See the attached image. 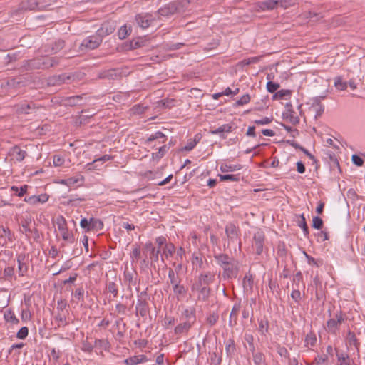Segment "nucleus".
<instances>
[{
  "instance_id": "79ce46f5",
  "label": "nucleus",
  "mask_w": 365,
  "mask_h": 365,
  "mask_svg": "<svg viewBox=\"0 0 365 365\" xmlns=\"http://www.w3.org/2000/svg\"><path fill=\"white\" fill-rule=\"evenodd\" d=\"M89 222L91 224V230H101L103 227V223L100 219H96L94 217H91L89 219Z\"/></svg>"
},
{
  "instance_id": "20e7f679",
  "label": "nucleus",
  "mask_w": 365,
  "mask_h": 365,
  "mask_svg": "<svg viewBox=\"0 0 365 365\" xmlns=\"http://www.w3.org/2000/svg\"><path fill=\"white\" fill-rule=\"evenodd\" d=\"M346 320L345 314L341 310L336 311L333 317L327 322V331L333 334H336L340 325Z\"/></svg>"
},
{
  "instance_id": "603ef678",
  "label": "nucleus",
  "mask_w": 365,
  "mask_h": 365,
  "mask_svg": "<svg viewBox=\"0 0 365 365\" xmlns=\"http://www.w3.org/2000/svg\"><path fill=\"white\" fill-rule=\"evenodd\" d=\"M334 86L339 91H344L347 88V83L343 81L341 76H337L334 78Z\"/></svg>"
},
{
  "instance_id": "5701e85b",
  "label": "nucleus",
  "mask_w": 365,
  "mask_h": 365,
  "mask_svg": "<svg viewBox=\"0 0 365 365\" xmlns=\"http://www.w3.org/2000/svg\"><path fill=\"white\" fill-rule=\"evenodd\" d=\"M254 277L250 272L247 273L242 279V287L245 292H252Z\"/></svg>"
},
{
  "instance_id": "f03ea898",
  "label": "nucleus",
  "mask_w": 365,
  "mask_h": 365,
  "mask_svg": "<svg viewBox=\"0 0 365 365\" xmlns=\"http://www.w3.org/2000/svg\"><path fill=\"white\" fill-rule=\"evenodd\" d=\"M58 57H51L49 55L41 56L31 60L24 61L23 67L26 70L48 69L59 64Z\"/></svg>"
},
{
  "instance_id": "4be33fe9",
  "label": "nucleus",
  "mask_w": 365,
  "mask_h": 365,
  "mask_svg": "<svg viewBox=\"0 0 365 365\" xmlns=\"http://www.w3.org/2000/svg\"><path fill=\"white\" fill-rule=\"evenodd\" d=\"M48 195L47 194H42L40 195H32L24 198V201L30 205H36L37 203H44L48 201Z\"/></svg>"
},
{
  "instance_id": "49530a36",
  "label": "nucleus",
  "mask_w": 365,
  "mask_h": 365,
  "mask_svg": "<svg viewBox=\"0 0 365 365\" xmlns=\"http://www.w3.org/2000/svg\"><path fill=\"white\" fill-rule=\"evenodd\" d=\"M304 342L306 346H314L317 343V337L315 334L312 331H310L309 334H307L305 337Z\"/></svg>"
},
{
  "instance_id": "69168bd1",
  "label": "nucleus",
  "mask_w": 365,
  "mask_h": 365,
  "mask_svg": "<svg viewBox=\"0 0 365 365\" xmlns=\"http://www.w3.org/2000/svg\"><path fill=\"white\" fill-rule=\"evenodd\" d=\"M222 362L221 356H219L216 352L210 355V365H220Z\"/></svg>"
},
{
  "instance_id": "09e8293b",
  "label": "nucleus",
  "mask_w": 365,
  "mask_h": 365,
  "mask_svg": "<svg viewBox=\"0 0 365 365\" xmlns=\"http://www.w3.org/2000/svg\"><path fill=\"white\" fill-rule=\"evenodd\" d=\"M4 277L5 279L8 281H11L13 279H16V277L14 275V267H7L4 269Z\"/></svg>"
},
{
  "instance_id": "a19ab883",
  "label": "nucleus",
  "mask_w": 365,
  "mask_h": 365,
  "mask_svg": "<svg viewBox=\"0 0 365 365\" xmlns=\"http://www.w3.org/2000/svg\"><path fill=\"white\" fill-rule=\"evenodd\" d=\"M4 317L6 322H11L14 324H17L19 322V319L16 317L15 314L11 309L6 310Z\"/></svg>"
},
{
  "instance_id": "a18cd8bd",
  "label": "nucleus",
  "mask_w": 365,
  "mask_h": 365,
  "mask_svg": "<svg viewBox=\"0 0 365 365\" xmlns=\"http://www.w3.org/2000/svg\"><path fill=\"white\" fill-rule=\"evenodd\" d=\"M235 344L232 339H229L225 345V352L227 356H231L235 351Z\"/></svg>"
},
{
  "instance_id": "b1692460",
  "label": "nucleus",
  "mask_w": 365,
  "mask_h": 365,
  "mask_svg": "<svg viewBox=\"0 0 365 365\" xmlns=\"http://www.w3.org/2000/svg\"><path fill=\"white\" fill-rule=\"evenodd\" d=\"M145 247L150 251V259H151V262H158L159 260L160 250H156L151 242H146Z\"/></svg>"
},
{
  "instance_id": "a211bd4d",
  "label": "nucleus",
  "mask_w": 365,
  "mask_h": 365,
  "mask_svg": "<svg viewBox=\"0 0 365 365\" xmlns=\"http://www.w3.org/2000/svg\"><path fill=\"white\" fill-rule=\"evenodd\" d=\"M172 287L174 297L177 299L178 301H181L186 297L187 293V288L185 287V286L181 282L175 284Z\"/></svg>"
},
{
  "instance_id": "e2e57ef3",
  "label": "nucleus",
  "mask_w": 365,
  "mask_h": 365,
  "mask_svg": "<svg viewBox=\"0 0 365 365\" xmlns=\"http://www.w3.org/2000/svg\"><path fill=\"white\" fill-rule=\"evenodd\" d=\"M31 222V219L24 220V221L21 222V227L23 229L22 232H25L26 235H28V233H30V232H32V229L30 227Z\"/></svg>"
},
{
  "instance_id": "cd10ccee",
  "label": "nucleus",
  "mask_w": 365,
  "mask_h": 365,
  "mask_svg": "<svg viewBox=\"0 0 365 365\" xmlns=\"http://www.w3.org/2000/svg\"><path fill=\"white\" fill-rule=\"evenodd\" d=\"M175 252V247L173 244H165L163 248V252L161 254V260L164 262V257L168 258L172 257Z\"/></svg>"
},
{
  "instance_id": "412c9836",
  "label": "nucleus",
  "mask_w": 365,
  "mask_h": 365,
  "mask_svg": "<svg viewBox=\"0 0 365 365\" xmlns=\"http://www.w3.org/2000/svg\"><path fill=\"white\" fill-rule=\"evenodd\" d=\"M136 22L139 26L143 29H146L150 26L153 19L152 16L149 14H138L135 17Z\"/></svg>"
},
{
  "instance_id": "052dcab7",
  "label": "nucleus",
  "mask_w": 365,
  "mask_h": 365,
  "mask_svg": "<svg viewBox=\"0 0 365 365\" xmlns=\"http://www.w3.org/2000/svg\"><path fill=\"white\" fill-rule=\"evenodd\" d=\"M160 138H164V140L163 142H165L166 140H167V138L166 136L161 132V131H158L156 132L155 134L153 135H151L146 140V143H151L152 141L155 140H157V139H160Z\"/></svg>"
},
{
  "instance_id": "37998d69",
  "label": "nucleus",
  "mask_w": 365,
  "mask_h": 365,
  "mask_svg": "<svg viewBox=\"0 0 365 365\" xmlns=\"http://www.w3.org/2000/svg\"><path fill=\"white\" fill-rule=\"evenodd\" d=\"M242 168V165L240 164H233V165H222L220 166V170L222 173H228V172H234L239 170Z\"/></svg>"
},
{
  "instance_id": "5fc2aeb1",
  "label": "nucleus",
  "mask_w": 365,
  "mask_h": 365,
  "mask_svg": "<svg viewBox=\"0 0 365 365\" xmlns=\"http://www.w3.org/2000/svg\"><path fill=\"white\" fill-rule=\"evenodd\" d=\"M269 329V322L267 319H262L259 322V331L262 334L265 335L268 332Z\"/></svg>"
},
{
  "instance_id": "338daca9",
  "label": "nucleus",
  "mask_w": 365,
  "mask_h": 365,
  "mask_svg": "<svg viewBox=\"0 0 365 365\" xmlns=\"http://www.w3.org/2000/svg\"><path fill=\"white\" fill-rule=\"evenodd\" d=\"M312 227L314 229L320 230L323 227V220L318 216H315L312 220Z\"/></svg>"
},
{
  "instance_id": "2f4dec72",
  "label": "nucleus",
  "mask_w": 365,
  "mask_h": 365,
  "mask_svg": "<svg viewBox=\"0 0 365 365\" xmlns=\"http://www.w3.org/2000/svg\"><path fill=\"white\" fill-rule=\"evenodd\" d=\"M192 324H191L190 322H183L179 324L178 326L175 328V334L177 335H180L184 333H187L190 328L192 327Z\"/></svg>"
},
{
  "instance_id": "3c124183",
  "label": "nucleus",
  "mask_w": 365,
  "mask_h": 365,
  "mask_svg": "<svg viewBox=\"0 0 365 365\" xmlns=\"http://www.w3.org/2000/svg\"><path fill=\"white\" fill-rule=\"evenodd\" d=\"M254 363L256 365H261L265 361V356L261 351H257L254 354H252Z\"/></svg>"
},
{
  "instance_id": "72a5a7b5",
  "label": "nucleus",
  "mask_w": 365,
  "mask_h": 365,
  "mask_svg": "<svg viewBox=\"0 0 365 365\" xmlns=\"http://www.w3.org/2000/svg\"><path fill=\"white\" fill-rule=\"evenodd\" d=\"M192 264L195 267L196 269H202L203 267V259L202 255L200 253H193L191 259Z\"/></svg>"
},
{
  "instance_id": "393cba45",
  "label": "nucleus",
  "mask_w": 365,
  "mask_h": 365,
  "mask_svg": "<svg viewBox=\"0 0 365 365\" xmlns=\"http://www.w3.org/2000/svg\"><path fill=\"white\" fill-rule=\"evenodd\" d=\"M182 317L186 319V322H190L191 324H194L196 321L195 309V308L190 307L185 309L182 313Z\"/></svg>"
},
{
  "instance_id": "ddd939ff",
  "label": "nucleus",
  "mask_w": 365,
  "mask_h": 365,
  "mask_svg": "<svg viewBox=\"0 0 365 365\" xmlns=\"http://www.w3.org/2000/svg\"><path fill=\"white\" fill-rule=\"evenodd\" d=\"M66 43L62 39H58L51 44L45 45L43 51L45 53L56 54L65 47Z\"/></svg>"
},
{
  "instance_id": "0e129e2a",
  "label": "nucleus",
  "mask_w": 365,
  "mask_h": 365,
  "mask_svg": "<svg viewBox=\"0 0 365 365\" xmlns=\"http://www.w3.org/2000/svg\"><path fill=\"white\" fill-rule=\"evenodd\" d=\"M6 236L9 241H12V234L9 228L4 226L0 227V238Z\"/></svg>"
},
{
  "instance_id": "c756f323",
  "label": "nucleus",
  "mask_w": 365,
  "mask_h": 365,
  "mask_svg": "<svg viewBox=\"0 0 365 365\" xmlns=\"http://www.w3.org/2000/svg\"><path fill=\"white\" fill-rule=\"evenodd\" d=\"M16 60V56L11 54L0 55V71L4 70L5 67L11 61Z\"/></svg>"
},
{
  "instance_id": "7ed1b4c3",
  "label": "nucleus",
  "mask_w": 365,
  "mask_h": 365,
  "mask_svg": "<svg viewBox=\"0 0 365 365\" xmlns=\"http://www.w3.org/2000/svg\"><path fill=\"white\" fill-rule=\"evenodd\" d=\"M68 304L65 299H60L57 302L56 312L54 319L58 322V327H66L69 323L67 321L68 310L66 309Z\"/></svg>"
},
{
  "instance_id": "39448f33",
  "label": "nucleus",
  "mask_w": 365,
  "mask_h": 365,
  "mask_svg": "<svg viewBox=\"0 0 365 365\" xmlns=\"http://www.w3.org/2000/svg\"><path fill=\"white\" fill-rule=\"evenodd\" d=\"M56 223L58 226V229L60 231L62 238L69 242H73L74 237L73 234L69 233L67 227V222L65 217L62 215H59L56 217Z\"/></svg>"
},
{
  "instance_id": "c03bdc74",
  "label": "nucleus",
  "mask_w": 365,
  "mask_h": 365,
  "mask_svg": "<svg viewBox=\"0 0 365 365\" xmlns=\"http://www.w3.org/2000/svg\"><path fill=\"white\" fill-rule=\"evenodd\" d=\"M346 340L348 344L350 346H354L356 349H359V342L358 341V339L356 337V335L354 332L349 331L346 336Z\"/></svg>"
},
{
  "instance_id": "473e14b6",
  "label": "nucleus",
  "mask_w": 365,
  "mask_h": 365,
  "mask_svg": "<svg viewBox=\"0 0 365 365\" xmlns=\"http://www.w3.org/2000/svg\"><path fill=\"white\" fill-rule=\"evenodd\" d=\"M112 156L109 155H104L102 157L95 159L92 163H87L86 165V168L87 170H92L96 169L97 165H96L98 162H102L104 163L107 160H111Z\"/></svg>"
},
{
  "instance_id": "9b49d317",
  "label": "nucleus",
  "mask_w": 365,
  "mask_h": 365,
  "mask_svg": "<svg viewBox=\"0 0 365 365\" xmlns=\"http://www.w3.org/2000/svg\"><path fill=\"white\" fill-rule=\"evenodd\" d=\"M116 28V24L114 21H106L101 24V26L97 30L96 34L103 40V38L113 34Z\"/></svg>"
},
{
  "instance_id": "680f3d73",
  "label": "nucleus",
  "mask_w": 365,
  "mask_h": 365,
  "mask_svg": "<svg viewBox=\"0 0 365 365\" xmlns=\"http://www.w3.org/2000/svg\"><path fill=\"white\" fill-rule=\"evenodd\" d=\"M261 58L262 56H255L247 59H243L242 61L240 62V64L242 66H247L252 63H257L259 61Z\"/></svg>"
},
{
  "instance_id": "f704fd0d",
  "label": "nucleus",
  "mask_w": 365,
  "mask_h": 365,
  "mask_svg": "<svg viewBox=\"0 0 365 365\" xmlns=\"http://www.w3.org/2000/svg\"><path fill=\"white\" fill-rule=\"evenodd\" d=\"M124 277L126 281L128 282L129 286H135L137 284L138 274L135 271L128 272L125 270L124 272Z\"/></svg>"
},
{
  "instance_id": "c9c22d12",
  "label": "nucleus",
  "mask_w": 365,
  "mask_h": 365,
  "mask_svg": "<svg viewBox=\"0 0 365 365\" xmlns=\"http://www.w3.org/2000/svg\"><path fill=\"white\" fill-rule=\"evenodd\" d=\"M232 131V126L229 124H224L217 129L211 130L210 132L212 134L217 135L220 134L221 137L225 138V136L222 135L223 133H230Z\"/></svg>"
},
{
  "instance_id": "1a4fd4ad",
  "label": "nucleus",
  "mask_w": 365,
  "mask_h": 365,
  "mask_svg": "<svg viewBox=\"0 0 365 365\" xmlns=\"http://www.w3.org/2000/svg\"><path fill=\"white\" fill-rule=\"evenodd\" d=\"M191 289L192 292H198L197 298L199 300L206 302L210 296L211 289L210 287L200 285L198 283L194 282Z\"/></svg>"
},
{
  "instance_id": "4d7b16f0",
  "label": "nucleus",
  "mask_w": 365,
  "mask_h": 365,
  "mask_svg": "<svg viewBox=\"0 0 365 365\" xmlns=\"http://www.w3.org/2000/svg\"><path fill=\"white\" fill-rule=\"evenodd\" d=\"M339 365H350V359L348 354H336Z\"/></svg>"
},
{
  "instance_id": "c85d7f7f",
  "label": "nucleus",
  "mask_w": 365,
  "mask_h": 365,
  "mask_svg": "<svg viewBox=\"0 0 365 365\" xmlns=\"http://www.w3.org/2000/svg\"><path fill=\"white\" fill-rule=\"evenodd\" d=\"M147 357L145 355L141 354V355H136L131 357H129L125 360V363L127 365H135L138 364L140 363L145 362L147 361Z\"/></svg>"
},
{
  "instance_id": "de8ad7c7",
  "label": "nucleus",
  "mask_w": 365,
  "mask_h": 365,
  "mask_svg": "<svg viewBox=\"0 0 365 365\" xmlns=\"http://www.w3.org/2000/svg\"><path fill=\"white\" fill-rule=\"evenodd\" d=\"M297 225L303 230L304 235L308 236L309 233V227L307 226L306 219L303 214L300 215L299 219L297 220Z\"/></svg>"
},
{
  "instance_id": "f8f14e48",
  "label": "nucleus",
  "mask_w": 365,
  "mask_h": 365,
  "mask_svg": "<svg viewBox=\"0 0 365 365\" xmlns=\"http://www.w3.org/2000/svg\"><path fill=\"white\" fill-rule=\"evenodd\" d=\"M265 236L262 230L255 233L252 241V247L255 248V252L259 255L263 252Z\"/></svg>"
},
{
  "instance_id": "2eb2a0df",
  "label": "nucleus",
  "mask_w": 365,
  "mask_h": 365,
  "mask_svg": "<svg viewBox=\"0 0 365 365\" xmlns=\"http://www.w3.org/2000/svg\"><path fill=\"white\" fill-rule=\"evenodd\" d=\"M135 313L136 315L140 314L142 317H145L149 314V304L145 299H138Z\"/></svg>"
},
{
  "instance_id": "7c9ffc66",
  "label": "nucleus",
  "mask_w": 365,
  "mask_h": 365,
  "mask_svg": "<svg viewBox=\"0 0 365 365\" xmlns=\"http://www.w3.org/2000/svg\"><path fill=\"white\" fill-rule=\"evenodd\" d=\"M84 95H77L63 98L64 105L66 106H75L78 104L79 101L83 99Z\"/></svg>"
},
{
  "instance_id": "ea45409f",
  "label": "nucleus",
  "mask_w": 365,
  "mask_h": 365,
  "mask_svg": "<svg viewBox=\"0 0 365 365\" xmlns=\"http://www.w3.org/2000/svg\"><path fill=\"white\" fill-rule=\"evenodd\" d=\"M220 178V180L222 182L224 181H233V182H239L240 179V174H225V175H218Z\"/></svg>"
},
{
  "instance_id": "774afa93",
  "label": "nucleus",
  "mask_w": 365,
  "mask_h": 365,
  "mask_svg": "<svg viewBox=\"0 0 365 365\" xmlns=\"http://www.w3.org/2000/svg\"><path fill=\"white\" fill-rule=\"evenodd\" d=\"M279 88V84L273 81H269L267 83V89L268 92L273 93Z\"/></svg>"
},
{
  "instance_id": "bb28decb",
  "label": "nucleus",
  "mask_w": 365,
  "mask_h": 365,
  "mask_svg": "<svg viewBox=\"0 0 365 365\" xmlns=\"http://www.w3.org/2000/svg\"><path fill=\"white\" fill-rule=\"evenodd\" d=\"M283 0H266L261 2V9L264 10H272L276 8L278 5L282 6Z\"/></svg>"
},
{
  "instance_id": "8fccbe9b",
  "label": "nucleus",
  "mask_w": 365,
  "mask_h": 365,
  "mask_svg": "<svg viewBox=\"0 0 365 365\" xmlns=\"http://www.w3.org/2000/svg\"><path fill=\"white\" fill-rule=\"evenodd\" d=\"M328 361V356L326 354L318 355L315 357L314 361L307 365H322L327 364Z\"/></svg>"
},
{
  "instance_id": "f257e3e1",
  "label": "nucleus",
  "mask_w": 365,
  "mask_h": 365,
  "mask_svg": "<svg viewBox=\"0 0 365 365\" xmlns=\"http://www.w3.org/2000/svg\"><path fill=\"white\" fill-rule=\"evenodd\" d=\"M214 258L217 264L222 268V278L225 281L235 279L239 273V263L237 259L227 254H215Z\"/></svg>"
},
{
  "instance_id": "423d86ee",
  "label": "nucleus",
  "mask_w": 365,
  "mask_h": 365,
  "mask_svg": "<svg viewBox=\"0 0 365 365\" xmlns=\"http://www.w3.org/2000/svg\"><path fill=\"white\" fill-rule=\"evenodd\" d=\"M225 233L228 239V244L238 242L239 247H241V242L239 238L240 230L234 224L229 223L225 227Z\"/></svg>"
},
{
  "instance_id": "13d9d810",
  "label": "nucleus",
  "mask_w": 365,
  "mask_h": 365,
  "mask_svg": "<svg viewBox=\"0 0 365 365\" xmlns=\"http://www.w3.org/2000/svg\"><path fill=\"white\" fill-rule=\"evenodd\" d=\"M286 118H288L289 120V122L293 125H296L299 122V117L295 115V112L292 110H288Z\"/></svg>"
},
{
  "instance_id": "6e6d98bb",
  "label": "nucleus",
  "mask_w": 365,
  "mask_h": 365,
  "mask_svg": "<svg viewBox=\"0 0 365 365\" xmlns=\"http://www.w3.org/2000/svg\"><path fill=\"white\" fill-rule=\"evenodd\" d=\"M219 319V315L216 312L209 314L206 318V322L210 326L215 325Z\"/></svg>"
},
{
  "instance_id": "4468645a",
  "label": "nucleus",
  "mask_w": 365,
  "mask_h": 365,
  "mask_svg": "<svg viewBox=\"0 0 365 365\" xmlns=\"http://www.w3.org/2000/svg\"><path fill=\"white\" fill-rule=\"evenodd\" d=\"M215 279V274L212 272H203L200 274L197 279L195 282L200 284V285H205L209 287L212 284Z\"/></svg>"
},
{
  "instance_id": "bf43d9fd",
  "label": "nucleus",
  "mask_w": 365,
  "mask_h": 365,
  "mask_svg": "<svg viewBox=\"0 0 365 365\" xmlns=\"http://www.w3.org/2000/svg\"><path fill=\"white\" fill-rule=\"evenodd\" d=\"M168 150V148H167L166 145H163L158 149V151L157 153H153L152 154V158L153 159L159 160L163 157V155L165 154Z\"/></svg>"
},
{
  "instance_id": "dca6fc26",
  "label": "nucleus",
  "mask_w": 365,
  "mask_h": 365,
  "mask_svg": "<svg viewBox=\"0 0 365 365\" xmlns=\"http://www.w3.org/2000/svg\"><path fill=\"white\" fill-rule=\"evenodd\" d=\"M18 263V274L19 277H24L29 269V267L26 263V256L24 254H19L16 257Z\"/></svg>"
},
{
  "instance_id": "6ab92c4d",
  "label": "nucleus",
  "mask_w": 365,
  "mask_h": 365,
  "mask_svg": "<svg viewBox=\"0 0 365 365\" xmlns=\"http://www.w3.org/2000/svg\"><path fill=\"white\" fill-rule=\"evenodd\" d=\"M178 11V6L175 2H171L158 9V12L160 16H169L175 14Z\"/></svg>"
},
{
  "instance_id": "f3484780",
  "label": "nucleus",
  "mask_w": 365,
  "mask_h": 365,
  "mask_svg": "<svg viewBox=\"0 0 365 365\" xmlns=\"http://www.w3.org/2000/svg\"><path fill=\"white\" fill-rule=\"evenodd\" d=\"M9 155L18 162H21L27 155L26 150H23L18 145H14L9 152Z\"/></svg>"
},
{
  "instance_id": "864d4df0",
  "label": "nucleus",
  "mask_w": 365,
  "mask_h": 365,
  "mask_svg": "<svg viewBox=\"0 0 365 365\" xmlns=\"http://www.w3.org/2000/svg\"><path fill=\"white\" fill-rule=\"evenodd\" d=\"M38 2V11L47 9L53 3L57 0H37Z\"/></svg>"
},
{
  "instance_id": "6e6552de",
  "label": "nucleus",
  "mask_w": 365,
  "mask_h": 365,
  "mask_svg": "<svg viewBox=\"0 0 365 365\" xmlns=\"http://www.w3.org/2000/svg\"><path fill=\"white\" fill-rule=\"evenodd\" d=\"M73 78L72 76L66 73L59 75H53L47 79V85L48 86H58L63 83H67Z\"/></svg>"
},
{
  "instance_id": "aec40b11",
  "label": "nucleus",
  "mask_w": 365,
  "mask_h": 365,
  "mask_svg": "<svg viewBox=\"0 0 365 365\" xmlns=\"http://www.w3.org/2000/svg\"><path fill=\"white\" fill-rule=\"evenodd\" d=\"M19 9L21 11H38V2L37 0H21L19 6Z\"/></svg>"
},
{
  "instance_id": "e433bc0d",
  "label": "nucleus",
  "mask_w": 365,
  "mask_h": 365,
  "mask_svg": "<svg viewBox=\"0 0 365 365\" xmlns=\"http://www.w3.org/2000/svg\"><path fill=\"white\" fill-rule=\"evenodd\" d=\"M94 347L97 349L108 351L110 344L106 339H96L94 341Z\"/></svg>"
},
{
  "instance_id": "a878e982",
  "label": "nucleus",
  "mask_w": 365,
  "mask_h": 365,
  "mask_svg": "<svg viewBox=\"0 0 365 365\" xmlns=\"http://www.w3.org/2000/svg\"><path fill=\"white\" fill-rule=\"evenodd\" d=\"M240 309V304H235L231 311L229 319V326L232 327L237 324V315Z\"/></svg>"
},
{
  "instance_id": "9d476101",
  "label": "nucleus",
  "mask_w": 365,
  "mask_h": 365,
  "mask_svg": "<svg viewBox=\"0 0 365 365\" xmlns=\"http://www.w3.org/2000/svg\"><path fill=\"white\" fill-rule=\"evenodd\" d=\"M101 43L102 39H101V37L96 33V34L85 38L82 41L80 47L81 49L82 48H85L89 50H93L98 48Z\"/></svg>"
},
{
  "instance_id": "58836bf2",
  "label": "nucleus",
  "mask_w": 365,
  "mask_h": 365,
  "mask_svg": "<svg viewBox=\"0 0 365 365\" xmlns=\"http://www.w3.org/2000/svg\"><path fill=\"white\" fill-rule=\"evenodd\" d=\"M168 279L169 282H168V283H170L172 287L180 282H182L181 279L178 277V274H175L174 270L171 268L168 269Z\"/></svg>"
},
{
  "instance_id": "4c0bfd02",
  "label": "nucleus",
  "mask_w": 365,
  "mask_h": 365,
  "mask_svg": "<svg viewBox=\"0 0 365 365\" xmlns=\"http://www.w3.org/2000/svg\"><path fill=\"white\" fill-rule=\"evenodd\" d=\"M106 289L108 292L113 294V297H117L118 295V285L115 282H108L106 283Z\"/></svg>"
},
{
  "instance_id": "0eeeda50",
  "label": "nucleus",
  "mask_w": 365,
  "mask_h": 365,
  "mask_svg": "<svg viewBox=\"0 0 365 365\" xmlns=\"http://www.w3.org/2000/svg\"><path fill=\"white\" fill-rule=\"evenodd\" d=\"M40 107L37 106L35 103L30 102L29 103L24 102L17 104L14 106L15 112L18 115L21 114H32L36 112Z\"/></svg>"
}]
</instances>
